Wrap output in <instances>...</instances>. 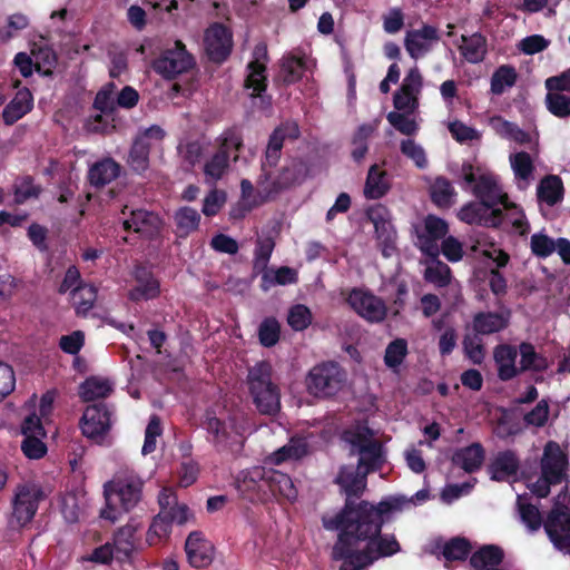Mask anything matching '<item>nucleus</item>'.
<instances>
[{
	"label": "nucleus",
	"mask_w": 570,
	"mask_h": 570,
	"mask_svg": "<svg viewBox=\"0 0 570 570\" xmlns=\"http://www.w3.org/2000/svg\"><path fill=\"white\" fill-rule=\"evenodd\" d=\"M407 503L403 495H392L373 504L366 500H348L332 518H323V527L336 531L332 559L342 561L340 570H365L381 558L394 556L401 546L394 534H382L385 517Z\"/></svg>",
	"instance_id": "nucleus-1"
},
{
	"label": "nucleus",
	"mask_w": 570,
	"mask_h": 570,
	"mask_svg": "<svg viewBox=\"0 0 570 570\" xmlns=\"http://www.w3.org/2000/svg\"><path fill=\"white\" fill-rule=\"evenodd\" d=\"M517 507L521 521L531 532L538 531L543 523L546 533L554 548L570 556V509L556 502L543 522L539 508L524 502L522 495L518 497Z\"/></svg>",
	"instance_id": "nucleus-2"
},
{
	"label": "nucleus",
	"mask_w": 570,
	"mask_h": 570,
	"mask_svg": "<svg viewBox=\"0 0 570 570\" xmlns=\"http://www.w3.org/2000/svg\"><path fill=\"white\" fill-rule=\"evenodd\" d=\"M242 492L253 491L248 497L250 501L268 502L272 500H286L293 502L297 498V490L291 476L278 470L256 466L239 483Z\"/></svg>",
	"instance_id": "nucleus-3"
},
{
	"label": "nucleus",
	"mask_w": 570,
	"mask_h": 570,
	"mask_svg": "<svg viewBox=\"0 0 570 570\" xmlns=\"http://www.w3.org/2000/svg\"><path fill=\"white\" fill-rule=\"evenodd\" d=\"M144 481L132 469H119L112 479L104 484V494L107 501V508L101 510L100 517L106 520L116 521V509L112 507V500L119 502L125 512L135 509L142 500Z\"/></svg>",
	"instance_id": "nucleus-4"
},
{
	"label": "nucleus",
	"mask_w": 570,
	"mask_h": 570,
	"mask_svg": "<svg viewBox=\"0 0 570 570\" xmlns=\"http://www.w3.org/2000/svg\"><path fill=\"white\" fill-rule=\"evenodd\" d=\"M246 383L259 413L274 415L281 410V391L273 381V366L268 361L257 362L248 368Z\"/></svg>",
	"instance_id": "nucleus-5"
},
{
	"label": "nucleus",
	"mask_w": 570,
	"mask_h": 570,
	"mask_svg": "<svg viewBox=\"0 0 570 570\" xmlns=\"http://www.w3.org/2000/svg\"><path fill=\"white\" fill-rule=\"evenodd\" d=\"M202 428L217 452L238 454L243 450L244 429L235 416L218 417L214 411L206 410Z\"/></svg>",
	"instance_id": "nucleus-6"
},
{
	"label": "nucleus",
	"mask_w": 570,
	"mask_h": 570,
	"mask_svg": "<svg viewBox=\"0 0 570 570\" xmlns=\"http://www.w3.org/2000/svg\"><path fill=\"white\" fill-rule=\"evenodd\" d=\"M307 171L306 163L302 158L295 157L281 167L276 174H259L256 184L262 202L275 199L284 190L302 184Z\"/></svg>",
	"instance_id": "nucleus-7"
},
{
	"label": "nucleus",
	"mask_w": 570,
	"mask_h": 570,
	"mask_svg": "<svg viewBox=\"0 0 570 570\" xmlns=\"http://www.w3.org/2000/svg\"><path fill=\"white\" fill-rule=\"evenodd\" d=\"M346 382V373L333 361L313 366L306 376V387L311 395L318 399L335 396Z\"/></svg>",
	"instance_id": "nucleus-8"
},
{
	"label": "nucleus",
	"mask_w": 570,
	"mask_h": 570,
	"mask_svg": "<svg viewBox=\"0 0 570 570\" xmlns=\"http://www.w3.org/2000/svg\"><path fill=\"white\" fill-rule=\"evenodd\" d=\"M195 66V59L181 40H176L173 48L161 51L153 61V69L166 80H174L188 72Z\"/></svg>",
	"instance_id": "nucleus-9"
},
{
	"label": "nucleus",
	"mask_w": 570,
	"mask_h": 570,
	"mask_svg": "<svg viewBox=\"0 0 570 570\" xmlns=\"http://www.w3.org/2000/svg\"><path fill=\"white\" fill-rule=\"evenodd\" d=\"M110 416L111 411L105 402L88 405L79 422L82 435L96 444H104L111 428Z\"/></svg>",
	"instance_id": "nucleus-10"
},
{
	"label": "nucleus",
	"mask_w": 570,
	"mask_h": 570,
	"mask_svg": "<svg viewBox=\"0 0 570 570\" xmlns=\"http://www.w3.org/2000/svg\"><path fill=\"white\" fill-rule=\"evenodd\" d=\"M121 215L125 216L122 228L127 233L138 234L148 240L156 239L161 233L164 222L155 212L145 208L129 209L126 205Z\"/></svg>",
	"instance_id": "nucleus-11"
},
{
	"label": "nucleus",
	"mask_w": 570,
	"mask_h": 570,
	"mask_svg": "<svg viewBox=\"0 0 570 570\" xmlns=\"http://www.w3.org/2000/svg\"><path fill=\"white\" fill-rule=\"evenodd\" d=\"M233 32L222 22L212 23L204 33V48L208 59L217 65L225 62L233 50Z\"/></svg>",
	"instance_id": "nucleus-12"
},
{
	"label": "nucleus",
	"mask_w": 570,
	"mask_h": 570,
	"mask_svg": "<svg viewBox=\"0 0 570 570\" xmlns=\"http://www.w3.org/2000/svg\"><path fill=\"white\" fill-rule=\"evenodd\" d=\"M346 301L356 314L371 323H380L386 317L387 307L384 301L370 291L355 287Z\"/></svg>",
	"instance_id": "nucleus-13"
},
{
	"label": "nucleus",
	"mask_w": 570,
	"mask_h": 570,
	"mask_svg": "<svg viewBox=\"0 0 570 570\" xmlns=\"http://www.w3.org/2000/svg\"><path fill=\"white\" fill-rule=\"evenodd\" d=\"M45 498L41 489L21 485L12 502V520L17 527L22 528L30 523L37 513L39 502Z\"/></svg>",
	"instance_id": "nucleus-14"
},
{
	"label": "nucleus",
	"mask_w": 570,
	"mask_h": 570,
	"mask_svg": "<svg viewBox=\"0 0 570 570\" xmlns=\"http://www.w3.org/2000/svg\"><path fill=\"white\" fill-rule=\"evenodd\" d=\"M449 233V224L443 218L429 214L424 218V229L417 235L420 250L430 258L440 255L439 240H443Z\"/></svg>",
	"instance_id": "nucleus-15"
},
{
	"label": "nucleus",
	"mask_w": 570,
	"mask_h": 570,
	"mask_svg": "<svg viewBox=\"0 0 570 570\" xmlns=\"http://www.w3.org/2000/svg\"><path fill=\"white\" fill-rule=\"evenodd\" d=\"M473 195L488 207H497L502 205L504 208H514L515 213L520 210L515 207V203L510 202L507 193H503L499 186L494 175L491 173H481L478 176V183L472 188Z\"/></svg>",
	"instance_id": "nucleus-16"
},
{
	"label": "nucleus",
	"mask_w": 570,
	"mask_h": 570,
	"mask_svg": "<svg viewBox=\"0 0 570 570\" xmlns=\"http://www.w3.org/2000/svg\"><path fill=\"white\" fill-rule=\"evenodd\" d=\"M458 217L461 222L469 225H479L484 227H499L503 223V210L499 207H488L482 202H471L464 205Z\"/></svg>",
	"instance_id": "nucleus-17"
},
{
	"label": "nucleus",
	"mask_w": 570,
	"mask_h": 570,
	"mask_svg": "<svg viewBox=\"0 0 570 570\" xmlns=\"http://www.w3.org/2000/svg\"><path fill=\"white\" fill-rule=\"evenodd\" d=\"M567 465L568 459L560 445L554 441H549L541 459V475L560 484L566 476Z\"/></svg>",
	"instance_id": "nucleus-18"
},
{
	"label": "nucleus",
	"mask_w": 570,
	"mask_h": 570,
	"mask_svg": "<svg viewBox=\"0 0 570 570\" xmlns=\"http://www.w3.org/2000/svg\"><path fill=\"white\" fill-rule=\"evenodd\" d=\"M213 549L202 531H191L185 542L188 563L196 569H204L212 564Z\"/></svg>",
	"instance_id": "nucleus-19"
},
{
	"label": "nucleus",
	"mask_w": 570,
	"mask_h": 570,
	"mask_svg": "<svg viewBox=\"0 0 570 570\" xmlns=\"http://www.w3.org/2000/svg\"><path fill=\"white\" fill-rule=\"evenodd\" d=\"M370 472L366 470L358 469V465L354 468L353 465H344L340 469L338 474L335 479V482L342 488V490L346 494V499L344 504L348 500H353L354 498H360L365 488H366V476Z\"/></svg>",
	"instance_id": "nucleus-20"
},
{
	"label": "nucleus",
	"mask_w": 570,
	"mask_h": 570,
	"mask_svg": "<svg viewBox=\"0 0 570 570\" xmlns=\"http://www.w3.org/2000/svg\"><path fill=\"white\" fill-rule=\"evenodd\" d=\"M511 318V311L503 309L500 312H478L472 318V328L476 334L492 335L504 331Z\"/></svg>",
	"instance_id": "nucleus-21"
},
{
	"label": "nucleus",
	"mask_w": 570,
	"mask_h": 570,
	"mask_svg": "<svg viewBox=\"0 0 570 570\" xmlns=\"http://www.w3.org/2000/svg\"><path fill=\"white\" fill-rule=\"evenodd\" d=\"M255 59L248 62V75L245 79V88L252 89L255 95L266 92L267 76H266V61L268 60L267 50L265 46H257L255 49Z\"/></svg>",
	"instance_id": "nucleus-22"
},
{
	"label": "nucleus",
	"mask_w": 570,
	"mask_h": 570,
	"mask_svg": "<svg viewBox=\"0 0 570 570\" xmlns=\"http://www.w3.org/2000/svg\"><path fill=\"white\" fill-rule=\"evenodd\" d=\"M187 521L184 510H178L177 514H168L165 511H159L158 514L153 518L147 531L148 543L154 546L163 540H167L171 533V527L174 523L183 525Z\"/></svg>",
	"instance_id": "nucleus-23"
},
{
	"label": "nucleus",
	"mask_w": 570,
	"mask_h": 570,
	"mask_svg": "<svg viewBox=\"0 0 570 570\" xmlns=\"http://www.w3.org/2000/svg\"><path fill=\"white\" fill-rule=\"evenodd\" d=\"M134 277L137 286L129 291V298L134 302L140 299H151L159 295L160 285L155 278L153 272L144 266L137 265L134 271Z\"/></svg>",
	"instance_id": "nucleus-24"
},
{
	"label": "nucleus",
	"mask_w": 570,
	"mask_h": 570,
	"mask_svg": "<svg viewBox=\"0 0 570 570\" xmlns=\"http://www.w3.org/2000/svg\"><path fill=\"white\" fill-rule=\"evenodd\" d=\"M519 347L511 344H499L493 350V360L498 368V377L508 382L518 375L519 367L515 365Z\"/></svg>",
	"instance_id": "nucleus-25"
},
{
	"label": "nucleus",
	"mask_w": 570,
	"mask_h": 570,
	"mask_svg": "<svg viewBox=\"0 0 570 570\" xmlns=\"http://www.w3.org/2000/svg\"><path fill=\"white\" fill-rule=\"evenodd\" d=\"M121 166L111 157H105L89 167L88 181L100 189L120 176Z\"/></svg>",
	"instance_id": "nucleus-26"
},
{
	"label": "nucleus",
	"mask_w": 570,
	"mask_h": 570,
	"mask_svg": "<svg viewBox=\"0 0 570 570\" xmlns=\"http://www.w3.org/2000/svg\"><path fill=\"white\" fill-rule=\"evenodd\" d=\"M485 451L481 443L474 442L468 446L458 449L452 455V463L466 473L476 472L483 464Z\"/></svg>",
	"instance_id": "nucleus-27"
},
{
	"label": "nucleus",
	"mask_w": 570,
	"mask_h": 570,
	"mask_svg": "<svg viewBox=\"0 0 570 570\" xmlns=\"http://www.w3.org/2000/svg\"><path fill=\"white\" fill-rule=\"evenodd\" d=\"M33 107V97L28 88L19 89L12 100L4 107L2 119L11 126L27 115Z\"/></svg>",
	"instance_id": "nucleus-28"
},
{
	"label": "nucleus",
	"mask_w": 570,
	"mask_h": 570,
	"mask_svg": "<svg viewBox=\"0 0 570 570\" xmlns=\"http://www.w3.org/2000/svg\"><path fill=\"white\" fill-rule=\"evenodd\" d=\"M391 187L389 174L381 169L377 164L372 165L368 168L364 185V197L366 199H381L390 191Z\"/></svg>",
	"instance_id": "nucleus-29"
},
{
	"label": "nucleus",
	"mask_w": 570,
	"mask_h": 570,
	"mask_svg": "<svg viewBox=\"0 0 570 570\" xmlns=\"http://www.w3.org/2000/svg\"><path fill=\"white\" fill-rule=\"evenodd\" d=\"M519 466V459L515 453L511 450H507L498 453L488 470L492 480L502 482L515 475Z\"/></svg>",
	"instance_id": "nucleus-30"
},
{
	"label": "nucleus",
	"mask_w": 570,
	"mask_h": 570,
	"mask_svg": "<svg viewBox=\"0 0 570 570\" xmlns=\"http://www.w3.org/2000/svg\"><path fill=\"white\" fill-rule=\"evenodd\" d=\"M462 45L459 47L462 57L470 63H480L484 60L488 52L487 38L475 32L471 36L462 35Z\"/></svg>",
	"instance_id": "nucleus-31"
},
{
	"label": "nucleus",
	"mask_w": 570,
	"mask_h": 570,
	"mask_svg": "<svg viewBox=\"0 0 570 570\" xmlns=\"http://www.w3.org/2000/svg\"><path fill=\"white\" fill-rule=\"evenodd\" d=\"M564 187L562 179L557 175L543 177L537 187V197L540 202L549 206H554L562 202Z\"/></svg>",
	"instance_id": "nucleus-32"
},
{
	"label": "nucleus",
	"mask_w": 570,
	"mask_h": 570,
	"mask_svg": "<svg viewBox=\"0 0 570 570\" xmlns=\"http://www.w3.org/2000/svg\"><path fill=\"white\" fill-rule=\"evenodd\" d=\"M504 558L503 550L493 544L484 546L470 557V566L473 570H490L499 568Z\"/></svg>",
	"instance_id": "nucleus-33"
},
{
	"label": "nucleus",
	"mask_w": 570,
	"mask_h": 570,
	"mask_svg": "<svg viewBox=\"0 0 570 570\" xmlns=\"http://www.w3.org/2000/svg\"><path fill=\"white\" fill-rule=\"evenodd\" d=\"M200 214L193 207H179L174 214L175 235L179 238H187L196 232L200 224Z\"/></svg>",
	"instance_id": "nucleus-34"
},
{
	"label": "nucleus",
	"mask_w": 570,
	"mask_h": 570,
	"mask_svg": "<svg viewBox=\"0 0 570 570\" xmlns=\"http://www.w3.org/2000/svg\"><path fill=\"white\" fill-rule=\"evenodd\" d=\"M519 347V353L521 356L519 373H524L528 371L532 372H544L549 367V362L547 357L540 353H538L530 342H521Z\"/></svg>",
	"instance_id": "nucleus-35"
},
{
	"label": "nucleus",
	"mask_w": 570,
	"mask_h": 570,
	"mask_svg": "<svg viewBox=\"0 0 570 570\" xmlns=\"http://www.w3.org/2000/svg\"><path fill=\"white\" fill-rule=\"evenodd\" d=\"M356 452L360 454L357 461L358 469H364L370 473L382 469L384 464L383 445L379 440L373 439L362 450Z\"/></svg>",
	"instance_id": "nucleus-36"
},
{
	"label": "nucleus",
	"mask_w": 570,
	"mask_h": 570,
	"mask_svg": "<svg viewBox=\"0 0 570 570\" xmlns=\"http://www.w3.org/2000/svg\"><path fill=\"white\" fill-rule=\"evenodd\" d=\"M301 136L299 126L296 121H284L278 125L269 135L266 149L282 154L286 140H296Z\"/></svg>",
	"instance_id": "nucleus-37"
},
{
	"label": "nucleus",
	"mask_w": 570,
	"mask_h": 570,
	"mask_svg": "<svg viewBox=\"0 0 570 570\" xmlns=\"http://www.w3.org/2000/svg\"><path fill=\"white\" fill-rule=\"evenodd\" d=\"M301 136L299 126L296 121H284L278 125L269 135L266 149L282 154L286 140H296Z\"/></svg>",
	"instance_id": "nucleus-38"
},
{
	"label": "nucleus",
	"mask_w": 570,
	"mask_h": 570,
	"mask_svg": "<svg viewBox=\"0 0 570 570\" xmlns=\"http://www.w3.org/2000/svg\"><path fill=\"white\" fill-rule=\"evenodd\" d=\"M151 146L145 144L142 138H135L129 149L127 164L137 175H142L149 168V154Z\"/></svg>",
	"instance_id": "nucleus-39"
},
{
	"label": "nucleus",
	"mask_w": 570,
	"mask_h": 570,
	"mask_svg": "<svg viewBox=\"0 0 570 570\" xmlns=\"http://www.w3.org/2000/svg\"><path fill=\"white\" fill-rule=\"evenodd\" d=\"M112 392L108 380L95 376L86 379L79 387V395L85 402H92L98 399H106Z\"/></svg>",
	"instance_id": "nucleus-40"
},
{
	"label": "nucleus",
	"mask_w": 570,
	"mask_h": 570,
	"mask_svg": "<svg viewBox=\"0 0 570 570\" xmlns=\"http://www.w3.org/2000/svg\"><path fill=\"white\" fill-rule=\"evenodd\" d=\"M456 191L451 181L439 176L431 185V200L440 208H449L454 204Z\"/></svg>",
	"instance_id": "nucleus-41"
},
{
	"label": "nucleus",
	"mask_w": 570,
	"mask_h": 570,
	"mask_svg": "<svg viewBox=\"0 0 570 570\" xmlns=\"http://www.w3.org/2000/svg\"><path fill=\"white\" fill-rule=\"evenodd\" d=\"M308 444L303 439H291V441L275 451L269 460L272 463L278 465L287 460H299L307 455Z\"/></svg>",
	"instance_id": "nucleus-42"
},
{
	"label": "nucleus",
	"mask_w": 570,
	"mask_h": 570,
	"mask_svg": "<svg viewBox=\"0 0 570 570\" xmlns=\"http://www.w3.org/2000/svg\"><path fill=\"white\" fill-rule=\"evenodd\" d=\"M14 203L22 205L31 198H38L42 191L40 185L35 184L31 175H23L16 178L12 185Z\"/></svg>",
	"instance_id": "nucleus-43"
},
{
	"label": "nucleus",
	"mask_w": 570,
	"mask_h": 570,
	"mask_svg": "<svg viewBox=\"0 0 570 570\" xmlns=\"http://www.w3.org/2000/svg\"><path fill=\"white\" fill-rule=\"evenodd\" d=\"M31 55L35 70L45 77L52 76L58 60L56 51L49 46H39L32 48Z\"/></svg>",
	"instance_id": "nucleus-44"
},
{
	"label": "nucleus",
	"mask_w": 570,
	"mask_h": 570,
	"mask_svg": "<svg viewBox=\"0 0 570 570\" xmlns=\"http://www.w3.org/2000/svg\"><path fill=\"white\" fill-rule=\"evenodd\" d=\"M425 282L439 288L446 287L452 279V272L448 264L438 258H431V263L424 271Z\"/></svg>",
	"instance_id": "nucleus-45"
},
{
	"label": "nucleus",
	"mask_w": 570,
	"mask_h": 570,
	"mask_svg": "<svg viewBox=\"0 0 570 570\" xmlns=\"http://www.w3.org/2000/svg\"><path fill=\"white\" fill-rule=\"evenodd\" d=\"M242 148L243 136L239 129L233 127L220 135L217 153L227 155L229 160L233 157V160L237 161Z\"/></svg>",
	"instance_id": "nucleus-46"
},
{
	"label": "nucleus",
	"mask_w": 570,
	"mask_h": 570,
	"mask_svg": "<svg viewBox=\"0 0 570 570\" xmlns=\"http://www.w3.org/2000/svg\"><path fill=\"white\" fill-rule=\"evenodd\" d=\"M374 439V431L366 424H357L354 428L345 429L342 440L348 443L354 451H360Z\"/></svg>",
	"instance_id": "nucleus-47"
},
{
	"label": "nucleus",
	"mask_w": 570,
	"mask_h": 570,
	"mask_svg": "<svg viewBox=\"0 0 570 570\" xmlns=\"http://www.w3.org/2000/svg\"><path fill=\"white\" fill-rule=\"evenodd\" d=\"M517 71L510 65L500 66L491 77V92L493 95H502L505 88L513 87L517 82Z\"/></svg>",
	"instance_id": "nucleus-48"
},
{
	"label": "nucleus",
	"mask_w": 570,
	"mask_h": 570,
	"mask_svg": "<svg viewBox=\"0 0 570 570\" xmlns=\"http://www.w3.org/2000/svg\"><path fill=\"white\" fill-rule=\"evenodd\" d=\"M463 352L473 364L481 365L487 355L484 343L480 334H465L462 341Z\"/></svg>",
	"instance_id": "nucleus-49"
},
{
	"label": "nucleus",
	"mask_w": 570,
	"mask_h": 570,
	"mask_svg": "<svg viewBox=\"0 0 570 570\" xmlns=\"http://www.w3.org/2000/svg\"><path fill=\"white\" fill-rule=\"evenodd\" d=\"M547 110L557 118H570V96L548 91L544 98Z\"/></svg>",
	"instance_id": "nucleus-50"
},
{
	"label": "nucleus",
	"mask_w": 570,
	"mask_h": 570,
	"mask_svg": "<svg viewBox=\"0 0 570 570\" xmlns=\"http://www.w3.org/2000/svg\"><path fill=\"white\" fill-rule=\"evenodd\" d=\"M409 354L405 338H395L385 348L384 364L391 370H396Z\"/></svg>",
	"instance_id": "nucleus-51"
},
{
	"label": "nucleus",
	"mask_w": 570,
	"mask_h": 570,
	"mask_svg": "<svg viewBox=\"0 0 570 570\" xmlns=\"http://www.w3.org/2000/svg\"><path fill=\"white\" fill-rule=\"evenodd\" d=\"M471 543L468 539L456 537L449 540L442 550L446 561H464L471 552Z\"/></svg>",
	"instance_id": "nucleus-52"
},
{
	"label": "nucleus",
	"mask_w": 570,
	"mask_h": 570,
	"mask_svg": "<svg viewBox=\"0 0 570 570\" xmlns=\"http://www.w3.org/2000/svg\"><path fill=\"white\" fill-rule=\"evenodd\" d=\"M279 337V322L273 316L264 318L258 327V340L262 346L273 347L278 343Z\"/></svg>",
	"instance_id": "nucleus-53"
},
{
	"label": "nucleus",
	"mask_w": 570,
	"mask_h": 570,
	"mask_svg": "<svg viewBox=\"0 0 570 570\" xmlns=\"http://www.w3.org/2000/svg\"><path fill=\"white\" fill-rule=\"evenodd\" d=\"M229 159L223 153H215L204 165V174L207 181L216 183L229 167Z\"/></svg>",
	"instance_id": "nucleus-54"
},
{
	"label": "nucleus",
	"mask_w": 570,
	"mask_h": 570,
	"mask_svg": "<svg viewBox=\"0 0 570 570\" xmlns=\"http://www.w3.org/2000/svg\"><path fill=\"white\" fill-rule=\"evenodd\" d=\"M312 312L304 304H295L288 311L287 324L295 332L306 330L312 324Z\"/></svg>",
	"instance_id": "nucleus-55"
},
{
	"label": "nucleus",
	"mask_w": 570,
	"mask_h": 570,
	"mask_svg": "<svg viewBox=\"0 0 570 570\" xmlns=\"http://www.w3.org/2000/svg\"><path fill=\"white\" fill-rule=\"evenodd\" d=\"M514 177L520 180H529L534 171L531 156L527 151H519L510 157Z\"/></svg>",
	"instance_id": "nucleus-56"
},
{
	"label": "nucleus",
	"mask_w": 570,
	"mask_h": 570,
	"mask_svg": "<svg viewBox=\"0 0 570 570\" xmlns=\"http://www.w3.org/2000/svg\"><path fill=\"white\" fill-rule=\"evenodd\" d=\"M158 504L160 508L159 511H165L168 514H177L178 510H184L186 520L191 515L189 508L184 503H178L176 493L169 488H164L159 492Z\"/></svg>",
	"instance_id": "nucleus-57"
},
{
	"label": "nucleus",
	"mask_w": 570,
	"mask_h": 570,
	"mask_svg": "<svg viewBox=\"0 0 570 570\" xmlns=\"http://www.w3.org/2000/svg\"><path fill=\"white\" fill-rule=\"evenodd\" d=\"M409 115L410 114H405L404 111H390L386 119L399 132L406 136H413L419 130V126L413 118L409 117Z\"/></svg>",
	"instance_id": "nucleus-58"
},
{
	"label": "nucleus",
	"mask_w": 570,
	"mask_h": 570,
	"mask_svg": "<svg viewBox=\"0 0 570 570\" xmlns=\"http://www.w3.org/2000/svg\"><path fill=\"white\" fill-rule=\"evenodd\" d=\"M371 132V126L362 125L358 127L357 131L353 137L352 144L354 147L352 149L351 155L352 158L357 163H360L368 151L367 138L370 137Z\"/></svg>",
	"instance_id": "nucleus-59"
},
{
	"label": "nucleus",
	"mask_w": 570,
	"mask_h": 570,
	"mask_svg": "<svg viewBox=\"0 0 570 570\" xmlns=\"http://www.w3.org/2000/svg\"><path fill=\"white\" fill-rule=\"evenodd\" d=\"M72 295L78 304V308L87 312L94 307L97 298V289L91 284H79L73 288Z\"/></svg>",
	"instance_id": "nucleus-60"
},
{
	"label": "nucleus",
	"mask_w": 570,
	"mask_h": 570,
	"mask_svg": "<svg viewBox=\"0 0 570 570\" xmlns=\"http://www.w3.org/2000/svg\"><path fill=\"white\" fill-rule=\"evenodd\" d=\"M115 83L109 82L100 89L94 100V108L104 115H110L116 110V101L112 99Z\"/></svg>",
	"instance_id": "nucleus-61"
},
{
	"label": "nucleus",
	"mask_w": 570,
	"mask_h": 570,
	"mask_svg": "<svg viewBox=\"0 0 570 570\" xmlns=\"http://www.w3.org/2000/svg\"><path fill=\"white\" fill-rule=\"evenodd\" d=\"M553 238L546 234L535 233L531 236L530 240L531 252L539 258H547L556 250Z\"/></svg>",
	"instance_id": "nucleus-62"
},
{
	"label": "nucleus",
	"mask_w": 570,
	"mask_h": 570,
	"mask_svg": "<svg viewBox=\"0 0 570 570\" xmlns=\"http://www.w3.org/2000/svg\"><path fill=\"white\" fill-rule=\"evenodd\" d=\"M550 409L546 399L540 400L537 405L523 416L527 425L542 428L549 420Z\"/></svg>",
	"instance_id": "nucleus-63"
},
{
	"label": "nucleus",
	"mask_w": 570,
	"mask_h": 570,
	"mask_svg": "<svg viewBox=\"0 0 570 570\" xmlns=\"http://www.w3.org/2000/svg\"><path fill=\"white\" fill-rule=\"evenodd\" d=\"M226 203V193L224 190H210L203 202L202 212L207 217L217 215Z\"/></svg>",
	"instance_id": "nucleus-64"
}]
</instances>
